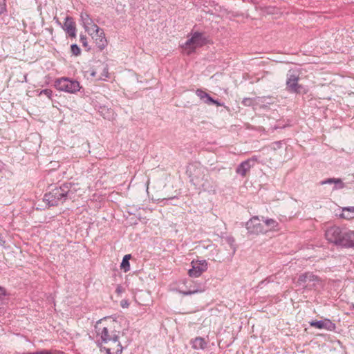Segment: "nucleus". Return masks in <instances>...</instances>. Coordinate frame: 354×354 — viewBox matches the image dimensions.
Masks as SVG:
<instances>
[{
  "label": "nucleus",
  "instance_id": "nucleus-1",
  "mask_svg": "<svg viewBox=\"0 0 354 354\" xmlns=\"http://www.w3.org/2000/svg\"><path fill=\"white\" fill-rule=\"evenodd\" d=\"M116 322L112 319H100L95 326L97 336L100 337L102 343H98L100 350L104 349L107 354H121L122 346L119 342V332L114 328Z\"/></svg>",
  "mask_w": 354,
  "mask_h": 354
},
{
  "label": "nucleus",
  "instance_id": "nucleus-2",
  "mask_svg": "<svg viewBox=\"0 0 354 354\" xmlns=\"http://www.w3.org/2000/svg\"><path fill=\"white\" fill-rule=\"evenodd\" d=\"M326 239L330 243L346 248H354V231L343 230L334 225L325 232Z\"/></svg>",
  "mask_w": 354,
  "mask_h": 354
},
{
  "label": "nucleus",
  "instance_id": "nucleus-3",
  "mask_svg": "<svg viewBox=\"0 0 354 354\" xmlns=\"http://www.w3.org/2000/svg\"><path fill=\"white\" fill-rule=\"evenodd\" d=\"M72 184L66 183L53 189L44 196L43 201L46 203L48 207L57 206L64 203L68 198H71L73 192H71Z\"/></svg>",
  "mask_w": 354,
  "mask_h": 354
},
{
  "label": "nucleus",
  "instance_id": "nucleus-4",
  "mask_svg": "<svg viewBox=\"0 0 354 354\" xmlns=\"http://www.w3.org/2000/svg\"><path fill=\"white\" fill-rule=\"evenodd\" d=\"M299 73L295 70L288 71L286 75V89L290 93L301 94L306 93L307 90L302 85L299 84Z\"/></svg>",
  "mask_w": 354,
  "mask_h": 354
},
{
  "label": "nucleus",
  "instance_id": "nucleus-5",
  "mask_svg": "<svg viewBox=\"0 0 354 354\" xmlns=\"http://www.w3.org/2000/svg\"><path fill=\"white\" fill-rule=\"evenodd\" d=\"M190 182L196 187L201 185L204 178L207 176V170L198 163L189 164L186 170Z\"/></svg>",
  "mask_w": 354,
  "mask_h": 354
},
{
  "label": "nucleus",
  "instance_id": "nucleus-6",
  "mask_svg": "<svg viewBox=\"0 0 354 354\" xmlns=\"http://www.w3.org/2000/svg\"><path fill=\"white\" fill-rule=\"evenodd\" d=\"M55 86L57 90L69 93H75L80 89V82L77 80L62 77L55 82Z\"/></svg>",
  "mask_w": 354,
  "mask_h": 354
},
{
  "label": "nucleus",
  "instance_id": "nucleus-7",
  "mask_svg": "<svg viewBox=\"0 0 354 354\" xmlns=\"http://www.w3.org/2000/svg\"><path fill=\"white\" fill-rule=\"evenodd\" d=\"M207 44V38L204 35L199 32H195L192 34L191 38L187 39L185 44V49L189 50V53L193 52L196 48L201 47Z\"/></svg>",
  "mask_w": 354,
  "mask_h": 354
},
{
  "label": "nucleus",
  "instance_id": "nucleus-8",
  "mask_svg": "<svg viewBox=\"0 0 354 354\" xmlns=\"http://www.w3.org/2000/svg\"><path fill=\"white\" fill-rule=\"evenodd\" d=\"M319 281V277L313 272H306L299 276L297 283L299 286H303L306 289L311 290L316 286Z\"/></svg>",
  "mask_w": 354,
  "mask_h": 354
},
{
  "label": "nucleus",
  "instance_id": "nucleus-9",
  "mask_svg": "<svg viewBox=\"0 0 354 354\" xmlns=\"http://www.w3.org/2000/svg\"><path fill=\"white\" fill-rule=\"evenodd\" d=\"M191 264L192 268L188 271V274L191 277H198L207 269V263L205 260H193Z\"/></svg>",
  "mask_w": 354,
  "mask_h": 354
},
{
  "label": "nucleus",
  "instance_id": "nucleus-10",
  "mask_svg": "<svg viewBox=\"0 0 354 354\" xmlns=\"http://www.w3.org/2000/svg\"><path fill=\"white\" fill-rule=\"evenodd\" d=\"M246 229L250 234L264 233L268 230L264 229V227L260 223L258 216L252 217L246 223Z\"/></svg>",
  "mask_w": 354,
  "mask_h": 354
},
{
  "label": "nucleus",
  "instance_id": "nucleus-11",
  "mask_svg": "<svg viewBox=\"0 0 354 354\" xmlns=\"http://www.w3.org/2000/svg\"><path fill=\"white\" fill-rule=\"evenodd\" d=\"M81 21L86 31L91 35L92 32L99 30V27L93 22L92 18L87 12H82L80 15Z\"/></svg>",
  "mask_w": 354,
  "mask_h": 354
},
{
  "label": "nucleus",
  "instance_id": "nucleus-12",
  "mask_svg": "<svg viewBox=\"0 0 354 354\" xmlns=\"http://www.w3.org/2000/svg\"><path fill=\"white\" fill-rule=\"evenodd\" d=\"M196 95L206 104H215L216 106H223V103L213 99L207 93L203 91L201 88L196 89Z\"/></svg>",
  "mask_w": 354,
  "mask_h": 354
},
{
  "label": "nucleus",
  "instance_id": "nucleus-13",
  "mask_svg": "<svg viewBox=\"0 0 354 354\" xmlns=\"http://www.w3.org/2000/svg\"><path fill=\"white\" fill-rule=\"evenodd\" d=\"M92 37L95 39L96 46L100 50H103L107 46V40L105 37V33L102 28L95 30V32H92Z\"/></svg>",
  "mask_w": 354,
  "mask_h": 354
},
{
  "label": "nucleus",
  "instance_id": "nucleus-14",
  "mask_svg": "<svg viewBox=\"0 0 354 354\" xmlns=\"http://www.w3.org/2000/svg\"><path fill=\"white\" fill-rule=\"evenodd\" d=\"M309 324L312 327H315L319 329H326L330 331L334 330L336 328L335 324L333 323L329 319L312 321Z\"/></svg>",
  "mask_w": 354,
  "mask_h": 354
},
{
  "label": "nucleus",
  "instance_id": "nucleus-15",
  "mask_svg": "<svg viewBox=\"0 0 354 354\" xmlns=\"http://www.w3.org/2000/svg\"><path fill=\"white\" fill-rule=\"evenodd\" d=\"M198 187H201L205 192L214 193L216 192L217 185L216 182H214L207 174L203 180L202 183H201V185H199Z\"/></svg>",
  "mask_w": 354,
  "mask_h": 354
},
{
  "label": "nucleus",
  "instance_id": "nucleus-16",
  "mask_svg": "<svg viewBox=\"0 0 354 354\" xmlns=\"http://www.w3.org/2000/svg\"><path fill=\"white\" fill-rule=\"evenodd\" d=\"M63 29L66 31V32L68 35L69 37H76L75 24L73 21V19L71 17L68 16L66 17L65 22L63 26Z\"/></svg>",
  "mask_w": 354,
  "mask_h": 354
},
{
  "label": "nucleus",
  "instance_id": "nucleus-17",
  "mask_svg": "<svg viewBox=\"0 0 354 354\" xmlns=\"http://www.w3.org/2000/svg\"><path fill=\"white\" fill-rule=\"evenodd\" d=\"M252 167V165L250 164L249 162H248L247 160H245L237 166L236 169V172L241 176L245 177L247 173L250 171Z\"/></svg>",
  "mask_w": 354,
  "mask_h": 354
},
{
  "label": "nucleus",
  "instance_id": "nucleus-18",
  "mask_svg": "<svg viewBox=\"0 0 354 354\" xmlns=\"http://www.w3.org/2000/svg\"><path fill=\"white\" fill-rule=\"evenodd\" d=\"M320 185L335 184L333 189H339L344 187V183L340 178H329L319 183Z\"/></svg>",
  "mask_w": 354,
  "mask_h": 354
},
{
  "label": "nucleus",
  "instance_id": "nucleus-19",
  "mask_svg": "<svg viewBox=\"0 0 354 354\" xmlns=\"http://www.w3.org/2000/svg\"><path fill=\"white\" fill-rule=\"evenodd\" d=\"M192 347L194 349H204L207 346V342L204 338L198 337L192 341Z\"/></svg>",
  "mask_w": 354,
  "mask_h": 354
},
{
  "label": "nucleus",
  "instance_id": "nucleus-20",
  "mask_svg": "<svg viewBox=\"0 0 354 354\" xmlns=\"http://www.w3.org/2000/svg\"><path fill=\"white\" fill-rule=\"evenodd\" d=\"M340 216L345 219L354 218V207H344L342 208V213Z\"/></svg>",
  "mask_w": 354,
  "mask_h": 354
},
{
  "label": "nucleus",
  "instance_id": "nucleus-21",
  "mask_svg": "<svg viewBox=\"0 0 354 354\" xmlns=\"http://www.w3.org/2000/svg\"><path fill=\"white\" fill-rule=\"evenodd\" d=\"M21 354H64V353L62 351L56 350V349H43L41 351H37L36 352H24Z\"/></svg>",
  "mask_w": 354,
  "mask_h": 354
},
{
  "label": "nucleus",
  "instance_id": "nucleus-22",
  "mask_svg": "<svg viewBox=\"0 0 354 354\" xmlns=\"http://www.w3.org/2000/svg\"><path fill=\"white\" fill-rule=\"evenodd\" d=\"M131 258V254H126L122 261V263L120 264V268L122 270H123L125 272L129 271L130 270V263L129 260Z\"/></svg>",
  "mask_w": 354,
  "mask_h": 354
},
{
  "label": "nucleus",
  "instance_id": "nucleus-23",
  "mask_svg": "<svg viewBox=\"0 0 354 354\" xmlns=\"http://www.w3.org/2000/svg\"><path fill=\"white\" fill-rule=\"evenodd\" d=\"M268 230H274L278 226L277 221L272 218H267L263 221Z\"/></svg>",
  "mask_w": 354,
  "mask_h": 354
},
{
  "label": "nucleus",
  "instance_id": "nucleus-24",
  "mask_svg": "<svg viewBox=\"0 0 354 354\" xmlns=\"http://www.w3.org/2000/svg\"><path fill=\"white\" fill-rule=\"evenodd\" d=\"M71 50L72 54L75 56H78L81 54V50L80 47L75 44H73L71 46Z\"/></svg>",
  "mask_w": 354,
  "mask_h": 354
},
{
  "label": "nucleus",
  "instance_id": "nucleus-25",
  "mask_svg": "<svg viewBox=\"0 0 354 354\" xmlns=\"http://www.w3.org/2000/svg\"><path fill=\"white\" fill-rule=\"evenodd\" d=\"M241 103L245 106H250L252 105L253 100L252 98L245 97L242 100Z\"/></svg>",
  "mask_w": 354,
  "mask_h": 354
},
{
  "label": "nucleus",
  "instance_id": "nucleus-26",
  "mask_svg": "<svg viewBox=\"0 0 354 354\" xmlns=\"http://www.w3.org/2000/svg\"><path fill=\"white\" fill-rule=\"evenodd\" d=\"M40 94H44L46 96H47L49 99L51 98L52 97V94H53V91L50 90V89H44L41 91Z\"/></svg>",
  "mask_w": 354,
  "mask_h": 354
},
{
  "label": "nucleus",
  "instance_id": "nucleus-27",
  "mask_svg": "<svg viewBox=\"0 0 354 354\" xmlns=\"http://www.w3.org/2000/svg\"><path fill=\"white\" fill-rule=\"evenodd\" d=\"M6 10L5 0H0V14L3 13Z\"/></svg>",
  "mask_w": 354,
  "mask_h": 354
},
{
  "label": "nucleus",
  "instance_id": "nucleus-28",
  "mask_svg": "<svg viewBox=\"0 0 354 354\" xmlns=\"http://www.w3.org/2000/svg\"><path fill=\"white\" fill-rule=\"evenodd\" d=\"M80 41L82 44V46L86 47L88 46L87 38L86 35H80Z\"/></svg>",
  "mask_w": 354,
  "mask_h": 354
},
{
  "label": "nucleus",
  "instance_id": "nucleus-29",
  "mask_svg": "<svg viewBox=\"0 0 354 354\" xmlns=\"http://www.w3.org/2000/svg\"><path fill=\"white\" fill-rule=\"evenodd\" d=\"M246 160L249 162L250 164H252V167H254L255 162L257 161V157L254 156L252 158L247 159Z\"/></svg>",
  "mask_w": 354,
  "mask_h": 354
},
{
  "label": "nucleus",
  "instance_id": "nucleus-30",
  "mask_svg": "<svg viewBox=\"0 0 354 354\" xmlns=\"http://www.w3.org/2000/svg\"><path fill=\"white\" fill-rule=\"evenodd\" d=\"M198 290H189V291H181L180 292L183 295H192V294H194V293H196L198 292Z\"/></svg>",
  "mask_w": 354,
  "mask_h": 354
},
{
  "label": "nucleus",
  "instance_id": "nucleus-31",
  "mask_svg": "<svg viewBox=\"0 0 354 354\" xmlns=\"http://www.w3.org/2000/svg\"><path fill=\"white\" fill-rule=\"evenodd\" d=\"M6 295V291L4 288L0 286V299L2 296H5Z\"/></svg>",
  "mask_w": 354,
  "mask_h": 354
},
{
  "label": "nucleus",
  "instance_id": "nucleus-32",
  "mask_svg": "<svg viewBox=\"0 0 354 354\" xmlns=\"http://www.w3.org/2000/svg\"><path fill=\"white\" fill-rule=\"evenodd\" d=\"M128 304L127 301H125L124 303H123V301L121 302V306L124 308L125 306H127Z\"/></svg>",
  "mask_w": 354,
  "mask_h": 354
},
{
  "label": "nucleus",
  "instance_id": "nucleus-33",
  "mask_svg": "<svg viewBox=\"0 0 354 354\" xmlns=\"http://www.w3.org/2000/svg\"><path fill=\"white\" fill-rule=\"evenodd\" d=\"M228 241L229 242L231 243V241L232 242H234V239L232 238H228Z\"/></svg>",
  "mask_w": 354,
  "mask_h": 354
},
{
  "label": "nucleus",
  "instance_id": "nucleus-34",
  "mask_svg": "<svg viewBox=\"0 0 354 354\" xmlns=\"http://www.w3.org/2000/svg\"><path fill=\"white\" fill-rule=\"evenodd\" d=\"M120 286H118L117 289H116V291L120 292Z\"/></svg>",
  "mask_w": 354,
  "mask_h": 354
},
{
  "label": "nucleus",
  "instance_id": "nucleus-35",
  "mask_svg": "<svg viewBox=\"0 0 354 354\" xmlns=\"http://www.w3.org/2000/svg\"><path fill=\"white\" fill-rule=\"evenodd\" d=\"M95 72H93V73H91V75H92V76H95Z\"/></svg>",
  "mask_w": 354,
  "mask_h": 354
},
{
  "label": "nucleus",
  "instance_id": "nucleus-36",
  "mask_svg": "<svg viewBox=\"0 0 354 354\" xmlns=\"http://www.w3.org/2000/svg\"><path fill=\"white\" fill-rule=\"evenodd\" d=\"M277 145H281V142H278L276 143Z\"/></svg>",
  "mask_w": 354,
  "mask_h": 354
}]
</instances>
